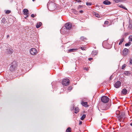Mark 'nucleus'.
<instances>
[{"label":"nucleus","instance_id":"obj_38","mask_svg":"<svg viewBox=\"0 0 132 132\" xmlns=\"http://www.w3.org/2000/svg\"><path fill=\"white\" fill-rule=\"evenodd\" d=\"M82 121H80L79 124V125H81L82 124Z\"/></svg>","mask_w":132,"mask_h":132},{"label":"nucleus","instance_id":"obj_8","mask_svg":"<svg viewBox=\"0 0 132 132\" xmlns=\"http://www.w3.org/2000/svg\"><path fill=\"white\" fill-rule=\"evenodd\" d=\"M16 67V64H14V62H13L12 64L11 65L10 68V70L11 71H13L15 70Z\"/></svg>","mask_w":132,"mask_h":132},{"label":"nucleus","instance_id":"obj_34","mask_svg":"<svg viewBox=\"0 0 132 132\" xmlns=\"http://www.w3.org/2000/svg\"><path fill=\"white\" fill-rule=\"evenodd\" d=\"M126 65L125 64H124V65H123L122 66V69H123L124 68H125L126 67Z\"/></svg>","mask_w":132,"mask_h":132},{"label":"nucleus","instance_id":"obj_11","mask_svg":"<svg viewBox=\"0 0 132 132\" xmlns=\"http://www.w3.org/2000/svg\"><path fill=\"white\" fill-rule=\"evenodd\" d=\"M28 10L27 9H24L23 10V14L24 15H27V17L28 16L27 15L28 14Z\"/></svg>","mask_w":132,"mask_h":132},{"label":"nucleus","instance_id":"obj_10","mask_svg":"<svg viewBox=\"0 0 132 132\" xmlns=\"http://www.w3.org/2000/svg\"><path fill=\"white\" fill-rule=\"evenodd\" d=\"M128 49L125 48L124 49L123 51V54L124 56H126L127 55L128 53Z\"/></svg>","mask_w":132,"mask_h":132},{"label":"nucleus","instance_id":"obj_19","mask_svg":"<svg viewBox=\"0 0 132 132\" xmlns=\"http://www.w3.org/2000/svg\"><path fill=\"white\" fill-rule=\"evenodd\" d=\"M119 7H120L126 10H127V9L125 7H124L122 5H120L119 6Z\"/></svg>","mask_w":132,"mask_h":132},{"label":"nucleus","instance_id":"obj_45","mask_svg":"<svg viewBox=\"0 0 132 132\" xmlns=\"http://www.w3.org/2000/svg\"><path fill=\"white\" fill-rule=\"evenodd\" d=\"M123 116H121L120 115V118H122V117Z\"/></svg>","mask_w":132,"mask_h":132},{"label":"nucleus","instance_id":"obj_48","mask_svg":"<svg viewBox=\"0 0 132 132\" xmlns=\"http://www.w3.org/2000/svg\"><path fill=\"white\" fill-rule=\"evenodd\" d=\"M33 1H34L35 0H32Z\"/></svg>","mask_w":132,"mask_h":132},{"label":"nucleus","instance_id":"obj_42","mask_svg":"<svg viewBox=\"0 0 132 132\" xmlns=\"http://www.w3.org/2000/svg\"><path fill=\"white\" fill-rule=\"evenodd\" d=\"M112 77H113V76L111 75L110 78V79H112Z\"/></svg>","mask_w":132,"mask_h":132},{"label":"nucleus","instance_id":"obj_33","mask_svg":"<svg viewBox=\"0 0 132 132\" xmlns=\"http://www.w3.org/2000/svg\"><path fill=\"white\" fill-rule=\"evenodd\" d=\"M130 45V44L129 43H127L125 44V45L126 46H129Z\"/></svg>","mask_w":132,"mask_h":132},{"label":"nucleus","instance_id":"obj_37","mask_svg":"<svg viewBox=\"0 0 132 132\" xmlns=\"http://www.w3.org/2000/svg\"><path fill=\"white\" fill-rule=\"evenodd\" d=\"M76 1L78 2H81V1L80 0H76Z\"/></svg>","mask_w":132,"mask_h":132},{"label":"nucleus","instance_id":"obj_40","mask_svg":"<svg viewBox=\"0 0 132 132\" xmlns=\"http://www.w3.org/2000/svg\"><path fill=\"white\" fill-rule=\"evenodd\" d=\"M93 59V58H88V60L89 61H91V60H92Z\"/></svg>","mask_w":132,"mask_h":132},{"label":"nucleus","instance_id":"obj_9","mask_svg":"<svg viewBox=\"0 0 132 132\" xmlns=\"http://www.w3.org/2000/svg\"><path fill=\"white\" fill-rule=\"evenodd\" d=\"M130 88L129 89V88H128V89L127 90L125 88H124L122 89V93L123 94L125 95L128 92H129L130 90Z\"/></svg>","mask_w":132,"mask_h":132},{"label":"nucleus","instance_id":"obj_32","mask_svg":"<svg viewBox=\"0 0 132 132\" xmlns=\"http://www.w3.org/2000/svg\"><path fill=\"white\" fill-rule=\"evenodd\" d=\"M10 11L9 10H7L6 12V14H8L10 13Z\"/></svg>","mask_w":132,"mask_h":132},{"label":"nucleus","instance_id":"obj_16","mask_svg":"<svg viewBox=\"0 0 132 132\" xmlns=\"http://www.w3.org/2000/svg\"><path fill=\"white\" fill-rule=\"evenodd\" d=\"M42 23L41 22H39L38 23H37L36 25V27L38 28L41 25Z\"/></svg>","mask_w":132,"mask_h":132},{"label":"nucleus","instance_id":"obj_15","mask_svg":"<svg viewBox=\"0 0 132 132\" xmlns=\"http://www.w3.org/2000/svg\"><path fill=\"white\" fill-rule=\"evenodd\" d=\"M98 52L96 51H93L92 52V54L94 56H95L97 54Z\"/></svg>","mask_w":132,"mask_h":132},{"label":"nucleus","instance_id":"obj_23","mask_svg":"<svg viewBox=\"0 0 132 132\" xmlns=\"http://www.w3.org/2000/svg\"><path fill=\"white\" fill-rule=\"evenodd\" d=\"M77 50V49H71L69 50V52H73L75 51V50Z\"/></svg>","mask_w":132,"mask_h":132},{"label":"nucleus","instance_id":"obj_26","mask_svg":"<svg viewBox=\"0 0 132 132\" xmlns=\"http://www.w3.org/2000/svg\"><path fill=\"white\" fill-rule=\"evenodd\" d=\"M124 41V39L122 38L120 40L119 43V45H121L122 43V42H123Z\"/></svg>","mask_w":132,"mask_h":132},{"label":"nucleus","instance_id":"obj_27","mask_svg":"<svg viewBox=\"0 0 132 132\" xmlns=\"http://www.w3.org/2000/svg\"><path fill=\"white\" fill-rule=\"evenodd\" d=\"M120 113V112L119 110L117 111L116 112V114L117 115H119Z\"/></svg>","mask_w":132,"mask_h":132},{"label":"nucleus","instance_id":"obj_44","mask_svg":"<svg viewBox=\"0 0 132 132\" xmlns=\"http://www.w3.org/2000/svg\"><path fill=\"white\" fill-rule=\"evenodd\" d=\"M9 35H7V38H9Z\"/></svg>","mask_w":132,"mask_h":132},{"label":"nucleus","instance_id":"obj_5","mask_svg":"<svg viewBox=\"0 0 132 132\" xmlns=\"http://www.w3.org/2000/svg\"><path fill=\"white\" fill-rule=\"evenodd\" d=\"M30 52L32 55H35L37 53L36 50L35 48H32L30 50Z\"/></svg>","mask_w":132,"mask_h":132},{"label":"nucleus","instance_id":"obj_46","mask_svg":"<svg viewBox=\"0 0 132 132\" xmlns=\"http://www.w3.org/2000/svg\"><path fill=\"white\" fill-rule=\"evenodd\" d=\"M130 125L131 126H132V122H131V123H130Z\"/></svg>","mask_w":132,"mask_h":132},{"label":"nucleus","instance_id":"obj_29","mask_svg":"<svg viewBox=\"0 0 132 132\" xmlns=\"http://www.w3.org/2000/svg\"><path fill=\"white\" fill-rule=\"evenodd\" d=\"M72 89V87L71 86H69L68 88V90H69V91H70Z\"/></svg>","mask_w":132,"mask_h":132},{"label":"nucleus","instance_id":"obj_4","mask_svg":"<svg viewBox=\"0 0 132 132\" xmlns=\"http://www.w3.org/2000/svg\"><path fill=\"white\" fill-rule=\"evenodd\" d=\"M62 85L65 86H67L68 85L69 83V80L68 79H63L62 81Z\"/></svg>","mask_w":132,"mask_h":132},{"label":"nucleus","instance_id":"obj_22","mask_svg":"<svg viewBox=\"0 0 132 132\" xmlns=\"http://www.w3.org/2000/svg\"><path fill=\"white\" fill-rule=\"evenodd\" d=\"M126 0H114V1L116 3H118L119 2H121L124 1Z\"/></svg>","mask_w":132,"mask_h":132},{"label":"nucleus","instance_id":"obj_41","mask_svg":"<svg viewBox=\"0 0 132 132\" xmlns=\"http://www.w3.org/2000/svg\"><path fill=\"white\" fill-rule=\"evenodd\" d=\"M84 70L87 71L88 70V69L86 68H84Z\"/></svg>","mask_w":132,"mask_h":132},{"label":"nucleus","instance_id":"obj_2","mask_svg":"<svg viewBox=\"0 0 132 132\" xmlns=\"http://www.w3.org/2000/svg\"><path fill=\"white\" fill-rule=\"evenodd\" d=\"M47 6L48 10L50 11L54 10L56 8L55 3L53 2H50L47 3Z\"/></svg>","mask_w":132,"mask_h":132},{"label":"nucleus","instance_id":"obj_1","mask_svg":"<svg viewBox=\"0 0 132 132\" xmlns=\"http://www.w3.org/2000/svg\"><path fill=\"white\" fill-rule=\"evenodd\" d=\"M3 46L4 48L6 50V53L9 54H11L13 52V49L8 44H3Z\"/></svg>","mask_w":132,"mask_h":132},{"label":"nucleus","instance_id":"obj_13","mask_svg":"<svg viewBox=\"0 0 132 132\" xmlns=\"http://www.w3.org/2000/svg\"><path fill=\"white\" fill-rule=\"evenodd\" d=\"M82 105L86 107H87L88 106L87 104V103L86 102H84L82 101L81 103Z\"/></svg>","mask_w":132,"mask_h":132},{"label":"nucleus","instance_id":"obj_7","mask_svg":"<svg viewBox=\"0 0 132 132\" xmlns=\"http://www.w3.org/2000/svg\"><path fill=\"white\" fill-rule=\"evenodd\" d=\"M65 27L67 29L70 30L72 26L70 23H69L65 24Z\"/></svg>","mask_w":132,"mask_h":132},{"label":"nucleus","instance_id":"obj_12","mask_svg":"<svg viewBox=\"0 0 132 132\" xmlns=\"http://www.w3.org/2000/svg\"><path fill=\"white\" fill-rule=\"evenodd\" d=\"M103 3L104 4L106 5H110L111 4V2L108 0H105L103 2Z\"/></svg>","mask_w":132,"mask_h":132},{"label":"nucleus","instance_id":"obj_24","mask_svg":"<svg viewBox=\"0 0 132 132\" xmlns=\"http://www.w3.org/2000/svg\"><path fill=\"white\" fill-rule=\"evenodd\" d=\"M80 39L81 40H85L87 39L86 38L84 37H81L80 38Z\"/></svg>","mask_w":132,"mask_h":132},{"label":"nucleus","instance_id":"obj_18","mask_svg":"<svg viewBox=\"0 0 132 132\" xmlns=\"http://www.w3.org/2000/svg\"><path fill=\"white\" fill-rule=\"evenodd\" d=\"M79 109L78 108H76L75 109V112L76 113H77L79 111Z\"/></svg>","mask_w":132,"mask_h":132},{"label":"nucleus","instance_id":"obj_6","mask_svg":"<svg viewBox=\"0 0 132 132\" xmlns=\"http://www.w3.org/2000/svg\"><path fill=\"white\" fill-rule=\"evenodd\" d=\"M121 83L120 81H117L114 84V86L116 88H119L121 86Z\"/></svg>","mask_w":132,"mask_h":132},{"label":"nucleus","instance_id":"obj_39","mask_svg":"<svg viewBox=\"0 0 132 132\" xmlns=\"http://www.w3.org/2000/svg\"><path fill=\"white\" fill-rule=\"evenodd\" d=\"M130 63L131 64H132V60L130 59Z\"/></svg>","mask_w":132,"mask_h":132},{"label":"nucleus","instance_id":"obj_43","mask_svg":"<svg viewBox=\"0 0 132 132\" xmlns=\"http://www.w3.org/2000/svg\"><path fill=\"white\" fill-rule=\"evenodd\" d=\"M79 12L81 13H82L83 12V11L82 10L80 11Z\"/></svg>","mask_w":132,"mask_h":132},{"label":"nucleus","instance_id":"obj_3","mask_svg":"<svg viewBox=\"0 0 132 132\" xmlns=\"http://www.w3.org/2000/svg\"><path fill=\"white\" fill-rule=\"evenodd\" d=\"M101 100L102 102L105 103H108L109 100V98L106 96H102L101 97Z\"/></svg>","mask_w":132,"mask_h":132},{"label":"nucleus","instance_id":"obj_20","mask_svg":"<svg viewBox=\"0 0 132 132\" xmlns=\"http://www.w3.org/2000/svg\"><path fill=\"white\" fill-rule=\"evenodd\" d=\"M86 115L85 114H83L80 118V119L81 120H83L84 118L86 117Z\"/></svg>","mask_w":132,"mask_h":132},{"label":"nucleus","instance_id":"obj_31","mask_svg":"<svg viewBox=\"0 0 132 132\" xmlns=\"http://www.w3.org/2000/svg\"><path fill=\"white\" fill-rule=\"evenodd\" d=\"M83 7V6L81 5H79L78 7V9H79Z\"/></svg>","mask_w":132,"mask_h":132},{"label":"nucleus","instance_id":"obj_36","mask_svg":"<svg viewBox=\"0 0 132 132\" xmlns=\"http://www.w3.org/2000/svg\"><path fill=\"white\" fill-rule=\"evenodd\" d=\"M80 48L83 50H85V49H84V47H81Z\"/></svg>","mask_w":132,"mask_h":132},{"label":"nucleus","instance_id":"obj_28","mask_svg":"<svg viewBox=\"0 0 132 132\" xmlns=\"http://www.w3.org/2000/svg\"><path fill=\"white\" fill-rule=\"evenodd\" d=\"M94 15L95 16L99 18L100 17V15L97 13H95Z\"/></svg>","mask_w":132,"mask_h":132},{"label":"nucleus","instance_id":"obj_25","mask_svg":"<svg viewBox=\"0 0 132 132\" xmlns=\"http://www.w3.org/2000/svg\"><path fill=\"white\" fill-rule=\"evenodd\" d=\"M71 128L70 127L68 128L66 130V131L67 132H70L71 131Z\"/></svg>","mask_w":132,"mask_h":132},{"label":"nucleus","instance_id":"obj_14","mask_svg":"<svg viewBox=\"0 0 132 132\" xmlns=\"http://www.w3.org/2000/svg\"><path fill=\"white\" fill-rule=\"evenodd\" d=\"M128 29H132V21H129V24L128 27Z\"/></svg>","mask_w":132,"mask_h":132},{"label":"nucleus","instance_id":"obj_21","mask_svg":"<svg viewBox=\"0 0 132 132\" xmlns=\"http://www.w3.org/2000/svg\"><path fill=\"white\" fill-rule=\"evenodd\" d=\"M109 22L107 21H106L104 23V24L106 25V26H109Z\"/></svg>","mask_w":132,"mask_h":132},{"label":"nucleus","instance_id":"obj_47","mask_svg":"<svg viewBox=\"0 0 132 132\" xmlns=\"http://www.w3.org/2000/svg\"><path fill=\"white\" fill-rule=\"evenodd\" d=\"M131 41L132 42V38L131 39Z\"/></svg>","mask_w":132,"mask_h":132},{"label":"nucleus","instance_id":"obj_30","mask_svg":"<svg viewBox=\"0 0 132 132\" xmlns=\"http://www.w3.org/2000/svg\"><path fill=\"white\" fill-rule=\"evenodd\" d=\"M86 4L87 5H92V3L90 2H87Z\"/></svg>","mask_w":132,"mask_h":132},{"label":"nucleus","instance_id":"obj_35","mask_svg":"<svg viewBox=\"0 0 132 132\" xmlns=\"http://www.w3.org/2000/svg\"><path fill=\"white\" fill-rule=\"evenodd\" d=\"M31 17L32 18H34L35 16V15H34V14H32L31 15Z\"/></svg>","mask_w":132,"mask_h":132},{"label":"nucleus","instance_id":"obj_17","mask_svg":"<svg viewBox=\"0 0 132 132\" xmlns=\"http://www.w3.org/2000/svg\"><path fill=\"white\" fill-rule=\"evenodd\" d=\"M66 30V29L65 28H62L60 30V32H63L64 33H65V30Z\"/></svg>","mask_w":132,"mask_h":132}]
</instances>
